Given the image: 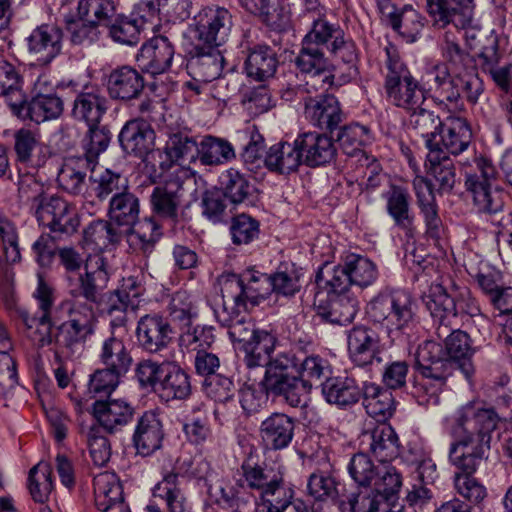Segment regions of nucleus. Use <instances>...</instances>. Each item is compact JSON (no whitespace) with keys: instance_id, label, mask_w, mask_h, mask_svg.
<instances>
[{"instance_id":"nucleus-1","label":"nucleus","mask_w":512,"mask_h":512,"mask_svg":"<svg viewBox=\"0 0 512 512\" xmlns=\"http://www.w3.org/2000/svg\"><path fill=\"white\" fill-rule=\"evenodd\" d=\"M499 417L494 409L483 408L473 402L460 407L452 417L449 448L450 462L461 471L454 477L456 492L466 501L478 506L487 496L485 486L473 476L488 458L491 433L497 428Z\"/></svg>"},{"instance_id":"nucleus-2","label":"nucleus","mask_w":512,"mask_h":512,"mask_svg":"<svg viewBox=\"0 0 512 512\" xmlns=\"http://www.w3.org/2000/svg\"><path fill=\"white\" fill-rule=\"evenodd\" d=\"M326 52L346 64L354 63L358 57L354 41L346 37L340 26L319 18L313 21L311 30L303 38L295 63L302 73L331 85L333 75Z\"/></svg>"},{"instance_id":"nucleus-3","label":"nucleus","mask_w":512,"mask_h":512,"mask_svg":"<svg viewBox=\"0 0 512 512\" xmlns=\"http://www.w3.org/2000/svg\"><path fill=\"white\" fill-rule=\"evenodd\" d=\"M297 366L294 355L280 356L269 370L268 387L273 397H281L291 407H306L305 396L316 385L329 379L332 367L329 361L319 355L311 354L301 362L297 372L291 371Z\"/></svg>"},{"instance_id":"nucleus-4","label":"nucleus","mask_w":512,"mask_h":512,"mask_svg":"<svg viewBox=\"0 0 512 512\" xmlns=\"http://www.w3.org/2000/svg\"><path fill=\"white\" fill-rule=\"evenodd\" d=\"M60 264L65 269V286L68 296H85L95 301L99 292L105 290L109 282V274L103 258H98L95 266L85 265L84 273H79L83 264L81 254L73 247H62L57 250Z\"/></svg>"},{"instance_id":"nucleus-5","label":"nucleus","mask_w":512,"mask_h":512,"mask_svg":"<svg viewBox=\"0 0 512 512\" xmlns=\"http://www.w3.org/2000/svg\"><path fill=\"white\" fill-rule=\"evenodd\" d=\"M439 343L428 340L419 345L415 356V368L424 378V382L416 386L414 395L418 404L436 407L440 403V394L451 374Z\"/></svg>"},{"instance_id":"nucleus-6","label":"nucleus","mask_w":512,"mask_h":512,"mask_svg":"<svg viewBox=\"0 0 512 512\" xmlns=\"http://www.w3.org/2000/svg\"><path fill=\"white\" fill-rule=\"evenodd\" d=\"M241 471L247 487L258 493V512H278L279 508L286 506L290 487L285 484L279 468L246 460L241 465Z\"/></svg>"},{"instance_id":"nucleus-7","label":"nucleus","mask_w":512,"mask_h":512,"mask_svg":"<svg viewBox=\"0 0 512 512\" xmlns=\"http://www.w3.org/2000/svg\"><path fill=\"white\" fill-rule=\"evenodd\" d=\"M416 304L403 290L379 293L367 306L368 318L386 330L390 337L402 334L414 320Z\"/></svg>"},{"instance_id":"nucleus-8","label":"nucleus","mask_w":512,"mask_h":512,"mask_svg":"<svg viewBox=\"0 0 512 512\" xmlns=\"http://www.w3.org/2000/svg\"><path fill=\"white\" fill-rule=\"evenodd\" d=\"M33 213L39 225L53 233L54 238L67 239L80 225L75 207L56 195L48 196L43 202H39Z\"/></svg>"},{"instance_id":"nucleus-9","label":"nucleus","mask_w":512,"mask_h":512,"mask_svg":"<svg viewBox=\"0 0 512 512\" xmlns=\"http://www.w3.org/2000/svg\"><path fill=\"white\" fill-rule=\"evenodd\" d=\"M194 22L198 40L214 47L222 46L228 40L233 26L230 11L218 5L202 8L194 16Z\"/></svg>"},{"instance_id":"nucleus-10","label":"nucleus","mask_w":512,"mask_h":512,"mask_svg":"<svg viewBox=\"0 0 512 512\" xmlns=\"http://www.w3.org/2000/svg\"><path fill=\"white\" fill-rule=\"evenodd\" d=\"M474 206L488 221L500 229H512V212L505 209L504 192L498 187L485 188L476 181L470 183Z\"/></svg>"},{"instance_id":"nucleus-11","label":"nucleus","mask_w":512,"mask_h":512,"mask_svg":"<svg viewBox=\"0 0 512 512\" xmlns=\"http://www.w3.org/2000/svg\"><path fill=\"white\" fill-rule=\"evenodd\" d=\"M63 31L54 24L36 27L27 37V51L35 65L50 64L62 50Z\"/></svg>"},{"instance_id":"nucleus-12","label":"nucleus","mask_w":512,"mask_h":512,"mask_svg":"<svg viewBox=\"0 0 512 512\" xmlns=\"http://www.w3.org/2000/svg\"><path fill=\"white\" fill-rule=\"evenodd\" d=\"M255 272L247 271L241 275L234 273L222 276L220 280L223 302H232L235 306L247 307L259 305L265 300V289L254 288Z\"/></svg>"},{"instance_id":"nucleus-13","label":"nucleus","mask_w":512,"mask_h":512,"mask_svg":"<svg viewBox=\"0 0 512 512\" xmlns=\"http://www.w3.org/2000/svg\"><path fill=\"white\" fill-rule=\"evenodd\" d=\"M180 174H185V172L179 170L172 174L164 183L155 186L150 195L152 211L159 217L173 222L178 219V211L184 193V182Z\"/></svg>"},{"instance_id":"nucleus-14","label":"nucleus","mask_w":512,"mask_h":512,"mask_svg":"<svg viewBox=\"0 0 512 512\" xmlns=\"http://www.w3.org/2000/svg\"><path fill=\"white\" fill-rule=\"evenodd\" d=\"M277 344V338L266 330H261L255 336L254 340L249 341L244 347H239L244 352V362L249 368L265 366V375L261 381V385L267 395H271L268 387V375L272 364L280 358V356H288L289 353L281 352L275 357L272 356Z\"/></svg>"},{"instance_id":"nucleus-15","label":"nucleus","mask_w":512,"mask_h":512,"mask_svg":"<svg viewBox=\"0 0 512 512\" xmlns=\"http://www.w3.org/2000/svg\"><path fill=\"white\" fill-rule=\"evenodd\" d=\"M139 347L148 353H159L172 341V328L169 322L158 314L142 316L136 327Z\"/></svg>"},{"instance_id":"nucleus-16","label":"nucleus","mask_w":512,"mask_h":512,"mask_svg":"<svg viewBox=\"0 0 512 512\" xmlns=\"http://www.w3.org/2000/svg\"><path fill=\"white\" fill-rule=\"evenodd\" d=\"M174 54L175 49L171 41L166 36L159 35L142 45L136 61L142 71L159 75L168 71Z\"/></svg>"},{"instance_id":"nucleus-17","label":"nucleus","mask_w":512,"mask_h":512,"mask_svg":"<svg viewBox=\"0 0 512 512\" xmlns=\"http://www.w3.org/2000/svg\"><path fill=\"white\" fill-rule=\"evenodd\" d=\"M224 56L216 47L211 46L205 50L197 49L187 61L186 69L195 82L208 83L217 80L216 85L224 84V79L219 78L224 67Z\"/></svg>"},{"instance_id":"nucleus-18","label":"nucleus","mask_w":512,"mask_h":512,"mask_svg":"<svg viewBox=\"0 0 512 512\" xmlns=\"http://www.w3.org/2000/svg\"><path fill=\"white\" fill-rule=\"evenodd\" d=\"M317 316L334 325L350 324L355 318L359 302L349 293H328L326 300L315 302Z\"/></svg>"},{"instance_id":"nucleus-19","label":"nucleus","mask_w":512,"mask_h":512,"mask_svg":"<svg viewBox=\"0 0 512 512\" xmlns=\"http://www.w3.org/2000/svg\"><path fill=\"white\" fill-rule=\"evenodd\" d=\"M304 108L305 117L321 130L332 132L343 120L340 104L333 95L305 98Z\"/></svg>"},{"instance_id":"nucleus-20","label":"nucleus","mask_w":512,"mask_h":512,"mask_svg":"<svg viewBox=\"0 0 512 512\" xmlns=\"http://www.w3.org/2000/svg\"><path fill=\"white\" fill-rule=\"evenodd\" d=\"M163 439V423L159 415L154 411L144 412L137 420L132 437L137 453L151 455L161 447Z\"/></svg>"},{"instance_id":"nucleus-21","label":"nucleus","mask_w":512,"mask_h":512,"mask_svg":"<svg viewBox=\"0 0 512 512\" xmlns=\"http://www.w3.org/2000/svg\"><path fill=\"white\" fill-rule=\"evenodd\" d=\"M93 164L84 158L68 159L57 175L58 186L71 195H82L85 199L92 198L87 172L92 171Z\"/></svg>"},{"instance_id":"nucleus-22","label":"nucleus","mask_w":512,"mask_h":512,"mask_svg":"<svg viewBox=\"0 0 512 512\" xmlns=\"http://www.w3.org/2000/svg\"><path fill=\"white\" fill-rule=\"evenodd\" d=\"M297 145L301 151L304 164L319 167L330 163L337 154L334 141L326 134L306 132L297 137Z\"/></svg>"},{"instance_id":"nucleus-23","label":"nucleus","mask_w":512,"mask_h":512,"mask_svg":"<svg viewBox=\"0 0 512 512\" xmlns=\"http://www.w3.org/2000/svg\"><path fill=\"white\" fill-rule=\"evenodd\" d=\"M64 110L63 100L55 93H38L27 102L25 96L19 107L12 112L19 118L30 119L35 123L57 119Z\"/></svg>"},{"instance_id":"nucleus-24","label":"nucleus","mask_w":512,"mask_h":512,"mask_svg":"<svg viewBox=\"0 0 512 512\" xmlns=\"http://www.w3.org/2000/svg\"><path fill=\"white\" fill-rule=\"evenodd\" d=\"M134 414V407L121 399L98 400L93 403L97 425L108 433L120 431L132 421Z\"/></svg>"},{"instance_id":"nucleus-25","label":"nucleus","mask_w":512,"mask_h":512,"mask_svg":"<svg viewBox=\"0 0 512 512\" xmlns=\"http://www.w3.org/2000/svg\"><path fill=\"white\" fill-rule=\"evenodd\" d=\"M442 347V359L447 364V369L450 371V366L455 364L465 375L470 378L474 373V367L471 362V357L474 349L471 344L470 336L461 330L452 331L445 337L444 347Z\"/></svg>"},{"instance_id":"nucleus-26","label":"nucleus","mask_w":512,"mask_h":512,"mask_svg":"<svg viewBox=\"0 0 512 512\" xmlns=\"http://www.w3.org/2000/svg\"><path fill=\"white\" fill-rule=\"evenodd\" d=\"M118 140L127 154L144 159L153 151L155 132L148 123L131 120L122 127Z\"/></svg>"},{"instance_id":"nucleus-27","label":"nucleus","mask_w":512,"mask_h":512,"mask_svg":"<svg viewBox=\"0 0 512 512\" xmlns=\"http://www.w3.org/2000/svg\"><path fill=\"white\" fill-rule=\"evenodd\" d=\"M144 87V77L131 66H121L113 69L107 80L109 96L112 99L125 102L138 98Z\"/></svg>"},{"instance_id":"nucleus-28","label":"nucleus","mask_w":512,"mask_h":512,"mask_svg":"<svg viewBox=\"0 0 512 512\" xmlns=\"http://www.w3.org/2000/svg\"><path fill=\"white\" fill-rule=\"evenodd\" d=\"M386 203V212L394 222L395 227L405 233H411L414 229L415 214L411 206V195L404 186L391 184L383 193Z\"/></svg>"},{"instance_id":"nucleus-29","label":"nucleus","mask_w":512,"mask_h":512,"mask_svg":"<svg viewBox=\"0 0 512 512\" xmlns=\"http://www.w3.org/2000/svg\"><path fill=\"white\" fill-rule=\"evenodd\" d=\"M427 8L435 22L442 26L453 23L456 27H467L473 23L472 0H427Z\"/></svg>"},{"instance_id":"nucleus-30","label":"nucleus","mask_w":512,"mask_h":512,"mask_svg":"<svg viewBox=\"0 0 512 512\" xmlns=\"http://www.w3.org/2000/svg\"><path fill=\"white\" fill-rule=\"evenodd\" d=\"M416 202L426 225V232L432 238L439 237L442 221L438 214V205L432 183L423 176L413 179Z\"/></svg>"},{"instance_id":"nucleus-31","label":"nucleus","mask_w":512,"mask_h":512,"mask_svg":"<svg viewBox=\"0 0 512 512\" xmlns=\"http://www.w3.org/2000/svg\"><path fill=\"white\" fill-rule=\"evenodd\" d=\"M123 231L130 249L146 257L153 253L157 242L162 237V228L154 217H145L141 220L138 218L134 224Z\"/></svg>"},{"instance_id":"nucleus-32","label":"nucleus","mask_w":512,"mask_h":512,"mask_svg":"<svg viewBox=\"0 0 512 512\" xmlns=\"http://www.w3.org/2000/svg\"><path fill=\"white\" fill-rule=\"evenodd\" d=\"M425 168L427 174L436 182L438 193H451L456 183V167L442 147L430 149L426 156Z\"/></svg>"},{"instance_id":"nucleus-33","label":"nucleus","mask_w":512,"mask_h":512,"mask_svg":"<svg viewBox=\"0 0 512 512\" xmlns=\"http://www.w3.org/2000/svg\"><path fill=\"white\" fill-rule=\"evenodd\" d=\"M294 420L284 413H272L260 425V436L266 447L274 450L286 448L293 439Z\"/></svg>"},{"instance_id":"nucleus-34","label":"nucleus","mask_w":512,"mask_h":512,"mask_svg":"<svg viewBox=\"0 0 512 512\" xmlns=\"http://www.w3.org/2000/svg\"><path fill=\"white\" fill-rule=\"evenodd\" d=\"M385 91L392 104L408 112L420 108L426 99L424 91L412 75L390 80V84H385Z\"/></svg>"},{"instance_id":"nucleus-35","label":"nucleus","mask_w":512,"mask_h":512,"mask_svg":"<svg viewBox=\"0 0 512 512\" xmlns=\"http://www.w3.org/2000/svg\"><path fill=\"white\" fill-rule=\"evenodd\" d=\"M361 396L367 414L376 421L385 422L394 414L396 401L390 390L375 383L365 382Z\"/></svg>"},{"instance_id":"nucleus-36","label":"nucleus","mask_w":512,"mask_h":512,"mask_svg":"<svg viewBox=\"0 0 512 512\" xmlns=\"http://www.w3.org/2000/svg\"><path fill=\"white\" fill-rule=\"evenodd\" d=\"M219 322L228 328V334L231 340L238 343L239 347H244L249 341L254 340L260 331L256 329L255 323L250 317L240 315L235 307L229 309L226 301L222 308L216 311Z\"/></svg>"},{"instance_id":"nucleus-37","label":"nucleus","mask_w":512,"mask_h":512,"mask_svg":"<svg viewBox=\"0 0 512 512\" xmlns=\"http://www.w3.org/2000/svg\"><path fill=\"white\" fill-rule=\"evenodd\" d=\"M322 395L329 404L341 408L350 407L356 404L362 395V388H359L356 381L350 377H329L322 383Z\"/></svg>"},{"instance_id":"nucleus-38","label":"nucleus","mask_w":512,"mask_h":512,"mask_svg":"<svg viewBox=\"0 0 512 512\" xmlns=\"http://www.w3.org/2000/svg\"><path fill=\"white\" fill-rule=\"evenodd\" d=\"M351 360L358 366L372 362L378 348V336L375 331L365 326H355L347 337Z\"/></svg>"},{"instance_id":"nucleus-39","label":"nucleus","mask_w":512,"mask_h":512,"mask_svg":"<svg viewBox=\"0 0 512 512\" xmlns=\"http://www.w3.org/2000/svg\"><path fill=\"white\" fill-rule=\"evenodd\" d=\"M278 64L277 54L270 46L257 45L248 50L244 69L249 78L262 82L275 75Z\"/></svg>"},{"instance_id":"nucleus-40","label":"nucleus","mask_w":512,"mask_h":512,"mask_svg":"<svg viewBox=\"0 0 512 512\" xmlns=\"http://www.w3.org/2000/svg\"><path fill=\"white\" fill-rule=\"evenodd\" d=\"M369 442V451L381 463L391 461L399 455V439L395 430L381 424L363 434Z\"/></svg>"},{"instance_id":"nucleus-41","label":"nucleus","mask_w":512,"mask_h":512,"mask_svg":"<svg viewBox=\"0 0 512 512\" xmlns=\"http://www.w3.org/2000/svg\"><path fill=\"white\" fill-rule=\"evenodd\" d=\"M14 150L19 162L33 168L44 166L49 158L46 147L29 129H20L14 134Z\"/></svg>"},{"instance_id":"nucleus-42","label":"nucleus","mask_w":512,"mask_h":512,"mask_svg":"<svg viewBox=\"0 0 512 512\" xmlns=\"http://www.w3.org/2000/svg\"><path fill=\"white\" fill-rule=\"evenodd\" d=\"M301 155L297 138L293 143H276L266 153V168L278 174H290L303 163Z\"/></svg>"},{"instance_id":"nucleus-43","label":"nucleus","mask_w":512,"mask_h":512,"mask_svg":"<svg viewBox=\"0 0 512 512\" xmlns=\"http://www.w3.org/2000/svg\"><path fill=\"white\" fill-rule=\"evenodd\" d=\"M140 215L139 198L129 189L121 194L111 196L107 216L119 229L125 230L134 224Z\"/></svg>"},{"instance_id":"nucleus-44","label":"nucleus","mask_w":512,"mask_h":512,"mask_svg":"<svg viewBox=\"0 0 512 512\" xmlns=\"http://www.w3.org/2000/svg\"><path fill=\"white\" fill-rule=\"evenodd\" d=\"M440 146H444L447 154L459 155L469 147L472 141V131L465 119L448 117L440 131Z\"/></svg>"},{"instance_id":"nucleus-45","label":"nucleus","mask_w":512,"mask_h":512,"mask_svg":"<svg viewBox=\"0 0 512 512\" xmlns=\"http://www.w3.org/2000/svg\"><path fill=\"white\" fill-rule=\"evenodd\" d=\"M89 183L92 197L95 196L99 200H105L110 195L121 194L129 189L126 177L110 169L98 167L96 164H93Z\"/></svg>"},{"instance_id":"nucleus-46","label":"nucleus","mask_w":512,"mask_h":512,"mask_svg":"<svg viewBox=\"0 0 512 512\" xmlns=\"http://www.w3.org/2000/svg\"><path fill=\"white\" fill-rule=\"evenodd\" d=\"M408 127L414 134L425 139L428 152L432 148H441L440 142L436 141L444 122L433 111L420 106V108L409 111Z\"/></svg>"},{"instance_id":"nucleus-47","label":"nucleus","mask_w":512,"mask_h":512,"mask_svg":"<svg viewBox=\"0 0 512 512\" xmlns=\"http://www.w3.org/2000/svg\"><path fill=\"white\" fill-rule=\"evenodd\" d=\"M148 15H141L139 18L134 15H117L106 23L109 36L114 42L123 45H136L140 41L141 31L144 25L150 22Z\"/></svg>"},{"instance_id":"nucleus-48","label":"nucleus","mask_w":512,"mask_h":512,"mask_svg":"<svg viewBox=\"0 0 512 512\" xmlns=\"http://www.w3.org/2000/svg\"><path fill=\"white\" fill-rule=\"evenodd\" d=\"M125 232L112 221L98 219L91 222L83 231V241L93 249L103 250L118 245L124 239Z\"/></svg>"},{"instance_id":"nucleus-49","label":"nucleus","mask_w":512,"mask_h":512,"mask_svg":"<svg viewBox=\"0 0 512 512\" xmlns=\"http://www.w3.org/2000/svg\"><path fill=\"white\" fill-rule=\"evenodd\" d=\"M179 474L169 472L153 488V499L165 502L169 512H190L189 502L179 485Z\"/></svg>"},{"instance_id":"nucleus-50","label":"nucleus","mask_w":512,"mask_h":512,"mask_svg":"<svg viewBox=\"0 0 512 512\" xmlns=\"http://www.w3.org/2000/svg\"><path fill=\"white\" fill-rule=\"evenodd\" d=\"M106 99L95 92H81L73 101L71 115L86 125H97L106 112Z\"/></svg>"},{"instance_id":"nucleus-51","label":"nucleus","mask_w":512,"mask_h":512,"mask_svg":"<svg viewBox=\"0 0 512 512\" xmlns=\"http://www.w3.org/2000/svg\"><path fill=\"white\" fill-rule=\"evenodd\" d=\"M95 504L102 512L123 501V490L114 473L103 472L94 477Z\"/></svg>"},{"instance_id":"nucleus-52","label":"nucleus","mask_w":512,"mask_h":512,"mask_svg":"<svg viewBox=\"0 0 512 512\" xmlns=\"http://www.w3.org/2000/svg\"><path fill=\"white\" fill-rule=\"evenodd\" d=\"M423 303L431 316L439 321L438 337H444L448 332V325L444 322L451 317L453 309L452 295L447 294L442 285H432L429 293L423 296Z\"/></svg>"},{"instance_id":"nucleus-53","label":"nucleus","mask_w":512,"mask_h":512,"mask_svg":"<svg viewBox=\"0 0 512 512\" xmlns=\"http://www.w3.org/2000/svg\"><path fill=\"white\" fill-rule=\"evenodd\" d=\"M162 397L185 400L192 393L189 374L180 366L167 363V368L158 388Z\"/></svg>"},{"instance_id":"nucleus-54","label":"nucleus","mask_w":512,"mask_h":512,"mask_svg":"<svg viewBox=\"0 0 512 512\" xmlns=\"http://www.w3.org/2000/svg\"><path fill=\"white\" fill-rule=\"evenodd\" d=\"M99 359L106 368L125 375L133 362L123 340L110 336L102 343Z\"/></svg>"},{"instance_id":"nucleus-55","label":"nucleus","mask_w":512,"mask_h":512,"mask_svg":"<svg viewBox=\"0 0 512 512\" xmlns=\"http://www.w3.org/2000/svg\"><path fill=\"white\" fill-rule=\"evenodd\" d=\"M236 157L229 141L214 136H206L198 145V160L205 166H217Z\"/></svg>"},{"instance_id":"nucleus-56","label":"nucleus","mask_w":512,"mask_h":512,"mask_svg":"<svg viewBox=\"0 0 512 512\" xmlns=\"http://www.w3.org/2000/svg\"><path fill=\"white\" fill-rule=\"evenodd\" d=\"M22 77L10 62L0 59V97H3L13 112L23 102Z\"/></svg>"},{"instance_id":"nucleus-57","label":"nucleus","mask_w":512,"mask_h":512,"mask_svg":"<svg viewBox=\"0 0 512 512\" xmlns=\"http://www.w3.org/2000/svg\"><path fill=\"white\" fill-rule=\"evenodd\" d=\"M143 11L152 18L158 14L168 22H183L187 20L193 9L192 0H155L142 3Z\"/></svg>"},{"instance_id":"nucleus-58","label":"nucleus","mask_w":512,"mask_h":512,"mask_svg":"<svg viewBox=\"0 0 512 512\" xmlns=\"http://www.w3.org/2000/svg\"><path fill=\"white\" fill-rule=\"evenodd\" d=\"M94 333L76 320H69L63 322L56 328L54 334V345L57 350L67 355H72L76 352V348L83 343L86 338Z\"/></svg>"},{"instance_id":"nucleus-59","label":"nucleus","mask_w":512,"mask_h":512,"mask_svg":"<svg viewBox=\"0 0 512 512\" xmlns=\"http://www.w3.org/2000/svg\"><path fill=\"white\" fill-rule=\"evenodd\" d=\"M19 317L26 327L27 335L38 347L43 348L54 344V334L52 333L51 317L38 316L31 314L26 310L19 311Z\"/></svg>"},{"instance_id":"nucleus-60","label":"nucleus","mask_w":512,"mask_h":512,"mask_svg":"<svg viewBox=\"0 0 512 512\" xmlns=\"http://www.w3.org/2000/svg\"><path fill=\"white\" fill-rule=\"evenodd\" d=\"M215 502L227 512H250L253 505L252 496L240 484L221 486Z\"/></svg>"},{"instance_id":"nucleus-61","label":"nucleus","mask_w":512,"mask_h":512,"mask_svg":"<svg viewBox=\"0 0 512 512\" xmlns=\"http://www.w3.org/2000/svg\"><path fill=\"white\" fill-rule=\"evenodd\" d=\"M28 487L34 501L44 503L53 490L52 467L40 461L29 471Z\"/></svg>"},{"instance_id":"nucleus-62","label":"nucleus","mask_w":512,"mask_h":512,"mask_svg":"<svg viewBox=\"0 0 512 512\" xmlns=\"http://www.w3.org/2000/svg\"><path fill=\"white\" fill-rule=\"evenodd\" d=\"M315 282L319 287L327 288L328 293H348L352 284L346 264L330 266L324 264L316 273Z\"/></svg>"},{"instance_id":"nucleus-63","label":"nucleus","mask_w":512,"mask_h":512,"mask_svg":"<svg viewBox=\"0 0 512 512\" xmlns=\"http://www.w3.org/2000/svg\"><path fill=\"white\" fill-rule=\"evenodd\" d=\"M169 315L182 328H190L192 320L198 315V307L194 297L186 291L173 294L169 303Z\"/></svg>"},{"instance_id":"nucleus-64","label":"nucleus","mask_w":512,"mask_h":512,"mask_svg":"<svg viewBox=\"0 0 512 512\" xmlns=\"http://www.w3.org/2000/svg\"><path fill=\"white\" fill-rule=\"evenodd\" d=\"M222 193L231 204L244 202L251 194V186L248 180L239 171L230 168L220 176Z\"/></svg>"}]
</instances>
